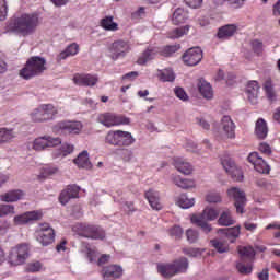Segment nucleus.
<instances>
[{"mask_svg": "<svg viewBox=\"0 0 280 280\" xmlns=\"http://www.w3.org/2000/svg\"><path fill=\"white\" fill-rule=\"evenodd\" d=\"M38 25H40L38 14L24 13L12 20L8 25V30L25 38L26 36H32L38 30Z\"/></svg>", "mask_w": 280, "mask_h": 280, "instance_id": "obj_1", "label": "nucleus"}, {"mask_svg": "<svg viewBox=\"0 0 280 280\" xmlns=\"http://www.w3.org/2000/svg\"><path fill=\"white\" fill-rule=\"evenodd\" d=\"M47 60L43 57L33 56L27 59L24 68L20 70V77L24 80H32L36 75H43L47 71Z\"/></svg>", "mask_w": 280, "mask_h": 280, "instance_id": "obj_2", "label": "nucleus"}, {"mask_svg": "<svg viewBox=\"0 0 280 280\" xmlns=\"http://www.w3.org/2000/svg\"><path fill=\"white\" fill-rule=\"evenodd\" d=\"M189 268V260L187 258H179L172 264H160L158 265V272L164 277V279H172L175 275L180 272H187Z\"/></svg>", "mask_w": 280, "mask_h": 280, "instance_id": "obj_3", "label": "nucleus"}, {"mask_svg": "<svg viewBox=\"0 0 280 280\" xmlns=\"http://www.w3.org/2000/svg\"><path fill=\"white\" fill-rule=\"evenodd\" d=\"M73 229L78 235L88 240H104L106 237V232L100 225L77 223Z\"/></svg>", "mask_w": 280, "mask_h": 280, "instance_id": "obj_4", "label": "nucleus"}, {"mask_svg": "<svg viewBox=\"0 0 280 280\" xmlns=\"http://www.w3.org/2000/svg\"><path fill=\"white\" fill-rule=\"evenodd\" d=\"M220 215V212L215 208H206L201 215L194 214L191 217L192 224H197V226H200L205 233H211V224H208V222H213V220H218V217Z\"/></svg>", "mask_w": 280, "mask_h": 280, "instance_id": "obj_5", "label": "nucleus"}, {"mask_svg": "<svg viewBox=\"0 0 280 280\" xmlns=\"http://www.w3.org/2000/svg\"><path fill=\"white\" fill-rule=\"evenodd\" d=\"M55 135H80L82 132V122L80 121H59L52 127Z\"/></svg>", "mask_w": 280, "mask_h": 280, "instance_id": "obj_6", "label": "nucleus"}, {"mask_svg": "<svg viewBox=\"0 0 280 280\" xmlns=\"http://www.w3.org/2000/svg\"><path fill=\"white\" fill-rule=\"evenodd\" d=\"M97 121L106 128H113L114 126H128V124H130V118L113 113H103L98 115Z\"/></svg>", "mask_w": 280, "mask_h": 280, "instance_id": "obj_7", "label": "nucleus"}, {"mask_svg": "<svg viewBox=\"0 0 280 280\" xmlns=\"http://www.w3.org/2000/svg\"><path fill=\"white\" fill-rule=\"evenodd\" d=\"M30 257V247L26 244H20L13 247L9 254V264L11 266H22Z\"/></svg>", "mask_w": 280, "mask_h": 280, "instance_id": "obj_8", "label": "nucleus"}, {"mask_svg": "<svg viewBox=\"0 0 280 280\" xmlns=\"http://www.w3.org/2000/svg\"><path fill=\"white\" fill-rule=\"evenodd\" d=\"M221 165L233 180L236 183H242V180H244V173L242 172V168L235 165V161H233V159L229 156L222 158Z\"/></svg>", "mask_w": 280, "mask_h": 280, "instance_id": "obj_9", "label": "nucleus"}, {"mask_svg": "<svg viewBox=\"0 0 280 280\" xmlns=\"http://www.w3.org/2000/svg\"><path fill=\"white\" fill-rule=\"evenodd\" d=\"M61 143H62V140L58 137L54 138L51 136H43V137L36 138L33 141L32 148L36 152H42V150H47V148H56Z\"/></svg>", "mask_w": 280, "mask_h": 280, "instance_id": "obj_10", "label": "nucleus"}, {"mask_svg": "<svg viewBox=\"0 0 280 280\" xmlns=\"http://www.w3.org/2000/svg\"><path fill=\"white\" fill-rule=\"evenodd\" d=\"M55 241L56 231H54V228H51L49 223L40 224L37 231V242H39L42 246H49V244H54Z\"/></svg>", "mask_w": 280, "mask_h": 280, "instance_id": "obj_11", "label": "nucleus"}, {"mask_svg": "<svg viewBox=\"0 0 280 280\" xmlns=\"http://www.w3.org/2000/svg\"><path fill=\"white\" fill-rule=\"evenodd\" d=\"M228 196L234 200L236 213H244V208L246 207V192L237 187H232L228 189Z\"/></svg>", "mask_w": 280, "mask_h": 280, "instance_id": "obj_12", "label": "nucleus"}, {"mask_svg": "<svg viewBox=\"0 0 280 280\" xmlns=\"http://www.w3.org/2000/svg\"><path fill=\"white\" fill-rule=\"evenodd\" d=\"M182 58L187 67H196V65H199L202 60V49L200 47L190 48L184 52Z\"/></svg>", "mask_w": 280, "mask_h": 280, "instance_id": "obj_13", "label": "nucleus"}, {"mask_svg": "<svg viewBox=\"0 0 280 280\" xmlns=\"http://www.w3.org/2000/svg\"><path fill=\"white\" fill-rule=\"evenodd\" d=\"M247 161L254 165V170H256L258 174H270V166L266 163L264 158L259 156L258 152H252Z\"/></svg>", "mask_w": 280, "mask_h": 280, "instance_id": "obj_14", "label": "nucleus"}, {"mask_svg": "<svg viewBox=\"0 0 280 280\" xmlns=\"http://www.w3.org/2000/svg\"><path fill=\"white\" fill-rule=\"evenodd\" d=\"M80 198V187L77 185H69L59 195L60 205H69V200Z\"/></svg>", "mask_w": 280, "mask_h": 280, "instance_id": "obj_15", "label": "nucleus"}, {"mask_svg": "<svg viewBox=\"0 0 280 280\" xmlns=\"http://www.w3.org/2000/svg\"><path fill=\"white\" fill-rule=\"evenodd\" d=\"M100 79L95 74L75 73L73 82L77 86H95Z\"/></svg>", "mask_w": 280, "mask_h": 280, "instance_id": "obj_16", "label": "nucleus"}, {"mask_svg": "<svg viewBox=\"0 0 280 280\" xmlns=\"http://www.w3.org/2000/svg\"><path fill=\"white\" fill-rule=\"evenodd\" d=\"M43 218V212L40 211H28L20 215H15L13 219L14 224L21 226L23 224H28V222H34Z\"/></svg>", "mask_w": 280, "mask_h": 280, "instance_id": "obj_17", "label": "nucleus"}, {"mask_svg": "<svg viewBox=\"0 0 280 280\" xmlns=\"http://www.w3.org/2000/svg\"><path fill=\"white\" fill-rule=\"evenodd\" d=\"M110 51L113 54V58H124L128 51H130V43L125 40H117L112 44Z\"/></svg>", "mask_w": 280, "mask_h": 280, "instance_id": "obj_18", "label": "nucleus"}, {"mask_svg": "<svg viewBox=\"0 0 280 280\" xmlns=\"http://www.w3.org/2000/svg\"><path fill=\"white\" fill-rule=\"evenodd\" d=\"M124 275V269L117 265H109L102 270V276L104 280H115L120 279Z\"/></svg>", "mask_w": 280, "mask_h": 280, "instance_id": "obj_19", "label": "nucleus"}, {"mask_svg": "<svg viewBox=\"0 0 280 280\" xmlns=\"http://www.w3.org/2000/svg\"><path fill=\"white\" fill-rule=\"evenodd\" d=\"M237 24L223 25L219 27L217 38H219L220 40H229V38H233V36L237 34Z\"/></svg>", "mask_w": 280, "mask_h": 280, "instance_id": "obj_20", "label": "nucleus"}, {"mask_svg": "<svg viewBox=\"0 0 280 280\" xmlns=\"http://www.w3.org/2000/svg\"><path fill=\"white\" fill-rule=\"evenodd\" d=\"M150 207L154 210V211H161V209H163V203L161 202V195L159 194V191H155L154 189H149L145 194H144Z\"/></svg>", "mask_w": 280, "mask_h": 280, "instance_id": "obj_21", "label": "nucleus"}, {"mask_svg": "<svg viewBox=\"0 0 280 280\" xmlns=\"http://www.w3.org/2000/svg\"><path fill=\"white\" fill-rule=\"evenodd\" d=\"M174 167L180 172V174H185L186 176H189L191 172H194V167L189 162L183 160L182 158H175L173 162Z\"/></svg>", "mask_w": 280, "mask_h": 280, "instance_id": "obj_22", "label": "nucleus"}, {"mask_svg": "<svg viewBox=\"0 0 280 280\" xmlns=\"http://www.w3.org/2000/svg\"><path fill=\"white\" fill-rule=\"evenodd\" d=\"M222 128L229 139H235V122L231 119V116H223Z\"/></svg>", "mask_w": 280, "mask_h": 280, "instance_id": "obj_23", "label": "nucleus"}, {"mask_svg": "<svg viewBox=\"0 0 280 280\" xmlns=\"http://www.w3.org/2000/svg\"><path fill=\"white\" fill-rule=\"evenodd\" d=\"M198 90L200 95H202L205 100L213 98V88H211V83L207 82L206 80L203 79L199 80Z\"/></svg>", "mask_w": 280, "mask_h": 280, "instance_id": "obj_24", "label": "nucleus"}, {"mask_svg": "<svg viewBox=\"0 0 280 280\" xmlns=\"http://www.w3.org/2000/svg\"><path fill=\"white\" fill-rule=\"evenodd\" d=\"M40 106L44 121H51V119H56V115H58V107L52 104H43Z\"/></svg>", "mask_w": 280, "mask_h": 280, "instance_id": "obj_25", "label": "nucleus"}, {"mask_svg": "<svg viewBox=\"0 0 280 280\" xmlns=\"http://www.w3.org/2000/svg\"><path fill=\"white\" fill-rule=\"evenodd\" d=\"M156 54H159L156 48L149 47L139 56L137 60L138 65H147L150 60H154L156 58Z\"/></svg>", "mask_w": 280, "mask_h": 280, "instance_id": "obj_26", "label": "nucleus"}, {"mask_svg": "<svg viewBox=\"0 0 280 280\" xmlns=\"http://www.w3.org/2000/svg\"><path fill=\"white\" fill-rule=\"evenodd\" d=\"M240 230H241V226L236 225L234 228L219 229L217 233L219 235H225V237H228V240H231V242H235V240L240 237Z\"/></svg>", "mask_w": 280, "mask_h": 280, "instance_id": "obj_27", "label": "nucleus"}, {"mask_svg": "<svg viewBox=\"0 0 280 280\" xmlns=\"http://www.w3.org/2000/svg\"><path fill=\"white\" fill-rule=\"evenodd\" d=\"M24 196L25 192H23V190H11L1 195L0 200L1 202H18V200H21Z\"/></svg>", "mask_w": 280, "mask_h": 280, "instance_id": "obj_28", "label": "nucleus"}, {"mask_svg": "<svg viewBox=\"0 0 280 280\" xmlns=\"http://www.w3.org/2000/svg\"><path fill=\"white\" fill-rule=\"evenodd\" d=\"M255 135L258 139H266L268 137V124L264 118L256 121Z\"/></svg>", "mask_w": 280, "mask_h": 280, "instance_id": "obj_29", "label": "nucleus"}, {"mask_svg": "<svg viewBox=\"0 0 280 280\" xmlns=\"http://www.w3.org/2000/svg\"><path fill=\"white\" fill-rule=\"evenodd\" d=\"M187 19H189V13L183 8H177L173 13L172 22L174 25H182Z\"/></svg>", "mask_w": 280, "mask_h": 280, "instance_id": "obj_30", "label": "nucleus"}, {"mask_svg": "<svg viewBox=\"0 0 280 280\" xmlns=\"http://www.w3.org/2000/svg\"><path fill=\"white\" fill-rule=\"evenodd\" d=\"M135 141L136 140H135V137H132V133L120 130V136L118 139V148H129V145H132Z\"/></svg>", "mask_w": 280, "mask_h": 280, "instance_id": "obj_31", "label": "nucleus"}, {"mask_svg": "<svg viewBox=\"0 0 280 280\" xmlns=\"http://www.w3.org/2000/svg\"><path fill=\"white\" fill-rule=\"evenodd\" d=\"M75 165L83 170H91V160H89V151H82L77 159H74Z\"/></svg>", "mask_w": 280, "mask_h": 280, "instance_id": "obj_32", "label": "nucleus"}, {"mask_svg": "<svg viewBox=\"0 0 280 280\" xmlns=\"http://www.w3.org/2000/svg\"><path fill=\"white\" fill-rule=\"evenodd\" d=\"M219 226H233L235 224V219L231 214V210H225L221 213L218 219Z\"/></svg>", "mask_w": 280, "mask_h": 280, "instance_id": "obj_33", "label": "nucleus"}, {"mask_svg": "<svg viewBox=\"0 0 280 280\" xmlns=\"http://www.w3.org/2000/svg\"><path fill=\"white\" fill-rule=\"evenodd\" d=\"M249 102H255L259 95V83L257 81H249L246 88Z\"/></svg>", "mask_w": 280, "mask_h": 280, "instance_id": "obj_34", "label": "nucleus"}, {"mask_svg": "<svg viewBox=\"0 0 280 280\" xmlns=\"http://www.w3.org/2000/svg\"><path fill=\"white\" fill-rule=\"evenodd\" d=\"M78 51H80V46L77 43H72L59 54L58 59L67 60L69 56H77Z\"/></svg>", "mask_w": 280, "mask_h": 280, "instance_id": "obj_35", "label": "nucleus"}, {"mask_svg": "<svg viewBox=\"0 0 280 280\" xmlns=\"http://www.w3.org/2000/svg\"><path fill=\"white\" fill-rule=\"evenodd\" d=\"M238 255L244 259H249L253 261L255 259V248L253 246H238L237 247Z\"/></svg>", "mask_w": 280, "mask_h": 280, "instance_id": "obj_36", "label": "nucleus"}, {"mask_svg": "<svg viewBox=\"0 0 280 280\" xmlns=\"http://www.w3.org/2000/svg\"><path fill=\"white\" fill-rule=\"evenodd\" d=\"M174 183L182 189H194V187H196V182L194 179L182 178L180 176L175 177Z\"/></svg>", "mask_w": 280, "mask_h": 280, "instance_id": "obj_37", "label": "nucleus"}, {"mask_svg": "<svg viewBox=\"0 0 280 280\" xmlns=\"http://www.w3.org/2000/svg\"><path fill=\"white\" fill-rule=\"evenodd\" d=\"M121 130H112L107 132L105 137V143H108L109 145H119V137H120Z\"/></svg>", "mask_w": 280, "mask_h": 280, "instance_id": "obj_38", "label": "nucleus"}, {"mask_svg": "<svg viewBox=\"0 0 280 280\" xmlns=\"http://www.w3.org/2000/svg\"><path fill=\"white\" fill-rule=\"evenodd\" d=\"M101 27L107 30V32H117L118 24L113 22V16H105L101 20Z\"/></svg>", "mask_w": 280, "mask_h": 280, "instance_id": "obj_39", "label": "nucleus"}, {"mask_svg": "<svg viewBox=\"0 0 280 280\" xmlns=\"http://www.w3.org/2000/svg\"><path fill=\"white\" fill-rule=\"evenodd\" d=\"M177 205L182 209H191V207H194V205H196V200L194 198H191V199L187 198V195H180L177 198Z\"/></svg>", "mask_w": 280, "mask_h": 280, "instance_id": "obj_40", "label": "nucleus"}, {"mask_svg": "<svg viewBox=\"0 0 280 280\" xmlns=\"http://www.w3.org/2000/svg\"><path fill=\"white\" fill-rule=\"evenodd\" d=\"M189 30H190L189 25L174 28L173 31H171L168 33V38H173V39L174 38H182V36H185L187 34H189Z\"/></svg>", "mask_w": 280, "mask_h": 280, "instance_id": "obj_41", "label": "nucleus"}, {"mask_svg": "<svg viewBox=\"0 0 280 280\" xmlns=\"http://www.w3.org/2000/svg\"><path fill=\"white\" fill-rule=\"evenodd\" d=\"M14 139V131L12 129L0 128V145L8 143Z\"/></svg>", "mask_w": 280, "mask_h": 280, "instance_id": "obj_42", "label": "nucleus"}, {"mask_svg": "<svg viewBox=\"0 0 280 280\" xmlns=\"http://www.w3.org/2000/svg\"><path fill=\"white\" fill-rule=\"evenodd\" d=\"M246 0H213V3L215 5H224V3H229L231 8H234V10H238V8H242L244 5V2Z\"/></svg>", "mask_w": 280, "mask_h": 280, "instance_id": "obj_43", "label": "nucleus"}, {"mask_svg": "<svg viewBox=\"0 0 280 280\" xmlns=\"http://www.w3.org/2000/svg\"><path fill=\"white\" fill-rule=\"evenodd\" d=\"M264 91L270 102H275L277 100V94L275 93V88H272V81L267 80L264 84Z\"/></svg>", "mask_w": 280, "mask_h": 280, "instance_id": "obj_44", "label": "nucleus"}, {"mask_svg": "<svg viewBox=\"0 0 280 280\" xmlns=\"http://www.w3.org/2000/svg\"><path fill=\"white\" fill-rule=\"evenodd\" d=\"M210 242H211L213 248H215V250H218V253H229V243L222 242L218 238H214Z\"/></svg>", "mask_w": 280, "mask_h": 280, "instance_id": "obj_45", "label": "nucleus"}, {"mask_svg": "<svg viewBox=\"0 0 280 280\" xmlns=\"http://www.w3.org/2000/svg\"><path fill=\"white\" fill-rule=\"evenodd\" d=\"M178 49H180V45L165 46L160 50V56H164L165 58H170V56H172V54H176V51H178Z\"/></svg>", "mask_w": 280, "mask_h": 280, "instance_id": "obj_46", "label": "nucleus"}, {"mask_svg": "<svg viewBox=\"0 0 280 280\" xmlns=\"http://www.w3.org/2000/svg\"><path fill=\"white\" fill-rule=\"evenodd\" d=\"M160 80L162 82H174V80H176V75L172 69H165L160 73Z\"/></svg>", "mask_w": 280, "mask_h": 280, "instance_id": "obj_47", "label": "nucleus"}, {"mask_svg": "<svg viewBox=\"0 0 280 280\" xmlns=\"http://www.w3.org/2000/svg\"><path fill=\"white\" fill-rule=\"evenodd\" d=\"M236 270L241 275H250V272H253V262H249L247 265H245L244 262H237Z\"/></svg>", "mask_w": 280, "mask_h": 280, "instance_id": "obj_48", "label": "nucleus"}, {"mask_svg": "<svg viewBox=\"0 0 280 280\" xmlns=\"http://www.w3.org/2000/svg\"><path fill=\"white\" fill-rule=\"evenodd\" d=\"M31 119L32 121H35L36 124H40L45 121L44 116H43V108L39 106L38 108L34 109L31 113Z\"/></svg>", "mask_w": 280, "mask_h": 280, "instance_id": "obj_49", "label": "nucleus"}, {"mask_svg": "<svg viewBox=\"0 0 280 280\" xmlns=\"http://www.w3.org/2000/svg\"><path fill=\"white\" fill-rule=\"evenodd\" d=\"M206 200L207 202H210V203L222 202V196L220 195V192L210 191L207 194Z\"/></svg>", "mask_w": 280, "mask_h": 280, "instance_id": "obj_50", "label": "nucleus"}, {"mask_svg": "<svg viewBox=\"0 0 280 280\" xmlns=\"http://www.w3.org/2000/svg\"><path fill=\"white\" fill-rule=\"evenodd\" d=\"M183 228L180 225H174L168 230V235L171 237H175V240H180L183 237Z\"/></svg>", "mask_w": 280, "mask_h": 280, "instance_id": "obj_51", "label": "nucleus"}, {"mask_svg": "<svg viewBox=\"0 0 280 280\" xmlns=\"http://www.w3.org/2000/svg\"><path fill=\"white\" fill-rule=\"evenodd\" d=\"M40 270H43V262L40 261L31 262L25 268L26 272H40Z\"/></svg>", "mask_w": 280, "mask_h": 280, "instance_id": "obj_52", "label": "nucleus"}, {"mask_svg": "<svg viewBox=\"0 0 280 280\" xmlns=\"http://www.w3.org/2000/svg\"><path fill=\"white\" fill-rule=\"evenodd\" d=\"M54 174H58V167H56V166H45L42 170L43 178H47L49 176H54Z\"/></svg>", "mask_w": 280, "mask_h": 280, "instance_id": "obj_53", "label": "nucleus"}, {"mask_svg": "<svg viewBox=\"0 0 280 280\" xmlns=\"http://www.w3.org/2000/svg\"><path fill=\"white\" fill-rule=\"evenodd\" d=\"M74 147L73 144L63 143L60 148V152L58 153V156H67L73 152Z\"/></svg>", "mask_w": 280, "mask_h": 280, "instance_id": "obj_54", "label": "nucleus"}, {"mask_svg": "<svg viewBox=\"0 0 280 280\" xmlns=\"http://www.w3.org/2000/svg\"><path fill=\"white\" fill-rule=\"evenodd\" d=\"M186 237L189 244H196V242H198V231L191 229L187 230Z\"/></svg>", "mask_w": 280, "mask_h": 280, "instance_id": "obj_55", "label": "nucleus"}, {"mask_svg": "<svg viewBox=\"0 0 280 280\" xmlns=\"http://www.w3.org/2000/svg\"><path fill=\"white\" fill-rule=\"evenodd\" d=\"M86 250H88L86 257H88L90 264L97 261V257H100V254L97 253V250L92 249L91 247H88Z\"/></svg>", "mask_w": 280, "mask_h": 280, "instance_id": "obj_56", "label": "nucleus"}, {"mask_svg": "<svg viewBox=\"0 0 280 280\" xmlns=\"http://www.w3.org/2000/svg\"><path fill=\"white\" fill-rule=\"evenodd\" d=\"M8 16V2L5 0H0V21H5Z\"/></svg>", "mask_w": 280, "mask_h": 280, "instance_id": "obj_57", "label": "nucleus"}, {"mask_svg": "<svg viewBox=\"0 0 280 280\" xmlns=\"http://www.w3.org/2000/svg\"><path fill=\"white\" fill-rule=\"evenodd\" d=\"M252 49L255 54H261L264 51V43L259 39L252 40Z\"/></svg>", "mask_w": 280, "mask_h": 280, "instance_id": "obj_58", "label": "nucleus"}, {"mask_svg": "<svg viewBox=\"0 0 280 280\" xmlns=\"http://www.w3.org/2000/svg\"><path fill=\"white\" fill-rule=\"evenodd\" d=\"M203 1L205 0H184V3L192 10H198V8H202Z\"/></svg>", "mask_w": 280, "mask_h": 280, "instance_id": "obj_59", "label": "nucleus"}, {"mask_svg": "<svg viewBox=\"0 0 280 280\" xmlns=\"http://www.w3.org/2000/svg\"><path fill=\"white\" fill-rule=\"evenodd\" d=\"M0 211L2 213V218L4 215L14 214V206H11V205H0Z\"/></svg>", "mask_w": 280, "mask_h": 280, "instance_id": "obj_60", "label": "nucleus"}, {"mask_svg": "<svg viewBox=\"0 0 280 280\" xmlns=\"http://www.w3.org/2000/svg\"><path fill=\"white\" fill-rule=\"evenodd\" d=\"M258 150L259 152H261V154H266L267 156H270L272 154V149L270 148V144L266 142H261Z\"/></svg>", "mask_w": 280, "mask_h": 280, "instance_id": "obj_61", "label": "nucleus"}, {"mask_svg": "<svg viewBox=\"0 0 280 280\" xmlns=\"http://www.w3.org/2000/svg\"><path fill=\"white\" fill-rule=\"evenodd\" d=\"M175 95H176V97H178V100H182L183 102H187V100H189L187 92H185V90L183 88H176Z\"/></svg>", "mask_w": 280, "mask_h": 280, "instance_id": "obj_62", "label": "nucleus"}, {"mask_svg": "<svg viewBox=\"0 0 280 280\" xmlns=\"http://www.w3.org/2000/svg\"><path fill=\"white\" fill-rule=\"evenodd\" d=\"M183 253L184 255H188V257H198V255H200V249L186 247V248H183Z\"/></svg>", "mask_w": 280, "mask_h": 280, "instance_id": "obj_63", "label": "nucleus"}, {"mask_svg": "<svg viewBox=\"0 0 280 280\" xmlns=\"http://www.w3.org/2000/svg\"><path fill=\"white\" fill-rule=\"evenodd\" d=\"M270 229H277L278 232H275L273 236L276 238H279L280 237V224L271 223L266 226L267 231H270Z\"/></svg>", "mask_w": 280, "mask_h": 280, "instance_id": "obj_64", "label": "nucleus"}]
</instances>
